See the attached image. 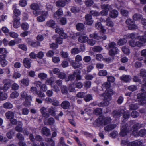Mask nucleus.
Wrapping results in <instances>:
<instances>
[{"instance_id": "c9c22d12", "label": "nucleus", "mask_w": 146, "mask_h": 146, "mask_svg": "<svg viewBox=\"0 0 146 146\" xmlns=\"http://www.w3.org/2000/svg\"><path fill=\"white\" fill-rule=\"evenodd\" d=\"M101 8L102 9L106 10L109 12L111 9V7L109 4H103L101 5Z\"/></svg>"}, {"instance_id": "a19ab883", "label": "nucleus", "mask_w": 146, "mask_h": 146, "mask_svg": "<svg viewBox=\"0 0 146 146\" xmlns=\"http://www.w3.org/2000/svg\"><path fill=\"white\" fill-rule=\"evenodd\" d=\"M55 122V120L54 118L50 117L47 120V122H44L45 125H53Z\"/></svg>"}, {"instance_id": "0e129e2a", "label": "nucleus", "mask_w": 146, "mask_h": 146, "mask_svg": "<svg viewBox=\"0 0 146 146\" xmlns=\"http://www.w3.org/2000/svg\"><path fill=\"white\" fill-rule=\"evenodd\" d=\"M14 132L13 131H10L9 132L7 133L6 136L9 139H11L12 138L13 136L14 135Z\"/></svg>"}, {"instance_id": "58836bf2", "label": "nucleus", "mask_w": 146, "mask_h": 146, "mask_svg": "<svg viewBox=\"0 0 146 146\" xmlns=\"http://www.w3.org/2000/svg\"><path fill=\"white\" fill-rule=\"evenodd\" d=\"M144 34L143 35L139 36L138 38L140 41L146 43V31L144 32Z\"/></svg>"}, {"instance_id": "a211bd4d", "label": "nucleus", "mask_w": 146, "mask_h": 146, "mask_svg": "<svg viewBox=\"0 0 146 146\" xmlns=\"http://www.w3.org/2000/svg\"><path fill=\"white\" fill-rule=\"evenodd\" d=\"M124 112V110H119L117 111L114 110L112 112V115L114 118H116L120 117Z\"/></svg>"}, {"instance_id": "6e6d98bb", "label": "nucleus", "mask_w": 146, "mask_h": 146, "mask_svg": "<svg viewBox=\"0 0 146 146\" xmlns=\"http://www.w3.org/2000/svg\"><path fill=\"white\" fill-rule=\"evenodd\" d=\"M81 133L82 134L85 135L86 137L91 138L92 137V134L88 132H86L82 130L81 131Z\"/></svg>"}, {"instance_id": "f704fd0d", "label": "nucleus", "mask_w": 146, "mask_h": 146, "mask_svg": "<svg viewBox=\"0 0 146 146\" xmlns=\"http://www.w3.org/2000/svg\"><path fill=\"white\" fill-rule=\"evenodd\" d=\"M94 113L96 115H100L102 113V109L100 108H97L94 110Z\"/></svg>"}, {"instance_id": "8fccbe9b", "label": "nucleus", "mask_w": 146, "mask_h": 146, "mask_svg": "<svg viewBox=\"0 0 146 146\" xmlns=\"http://www.w3.org/2000/svg\"><path fill=\"white\" fill-rule=\"evenodd\" d=\"M47 76V74L44 73H40L38 74V78L41 80H44Z\"/></svg>"}, {"instance_id": "3c124183", "label": "nucleus", "mask_w": 146, "mask_h": 146, "mask_svg": "<svg viewBox=\"0 0 146 146\" xmlns=\"http://www.w3.org/2000/svg\"><path fill=\"white\" fill-rule=\"evenodd\" d=\"M84 99L86 102H88L92 100V97L91 94H89L85 95Z\"/></svg>"}, {"instance_id": "603ef678", "label": "nucleus", "mask_w": 146, "mask_h": 146, "mask_svg": "<svg viewBox=\"0 0 146 146\" xmlns=\"http://www.w3.org/2000/svg\"><path fill=\"white\" fill-rule=\"evenodd\" d=\"M116 44L114 42H111L109 43L108 45V46L109 49H113L115 48H117L116 47Z\"/></svg>"}, {"instance_id": "4468645a", "label": "nucleus", "mask_w": 146, "mask_h": 146, "mask_svg": "<svg viewBox=\"0 0 146 146\" xmlns=\"http://www.w3.org/2000/svg\"><path fill=\"white\" fill-rule=\"evenodd\" d=\"M86 21L84 22V23L88 25H91L93 23L92 20V15L90 14H87L85 16Z\"/></svg>"}, {"instance_id": "bb28decb", "label": "nucleus", "mask_w": 146, "mask_h": 146, "mask_svg": "<svg viewBox=\"0 0 146 146\" xmlns=\"http://www.w3.org/2000/svg\"><path fill=\"white\" fill-rule=\"evenodd\" d=\"M118 15V11L115 9H113L111 11L109 15L110 17L112 18H117Z\"/></svg>"}, {"instance_id": "a878e982", "label": "nucleus", "mask_w": 146, "mask_h": 146, "mask_svg": "<svg viewBox=\"0 0 146 146\" xmlns=\"http://www.w3.org/2000/svg\"><path fill=\"white\" fill-rule=\"evenodd\" d=\"M23 123L21 121H18L17 125L15 128V130L19 132H21L23 130Z\"/></svg>"}, {"instance_id": "5701e85b", "label": "nucleus", "mask_w": 146, "mask_h": 146, "mask_svg": "<svg viewBox=\"0 0 146 146\" xmlns=\"http://www.w3.org/2000/svg\"><path fill=\"white\" fill-rule=\"evenodd\" d=\"M76 75V73L74 71L72 74H69L67 77H66V80L67 82L69 81L72 82L74 81L75 79Z\"/></svg>"}, {"instance_id": "412c9836", "label": "nucleus", "mask_w": 146, "mask_h": 146, "mask_svg": "<svg viewBox=\"0 0 146 146\" xmlns=\"http://www.w3.org/2000/svg\"><path fill=\"white\" fill-rule=\"evenodd\" d=\"M70 102L67 100H65L62 102L61 104V107L64 110L68 109L70 106Z\"/></svg>"}, {"instance_id": "37998d69", "label": "nucleus", "mask_w": 146, "mask_h": 146, "mask_svg": "<svg viewBox=\"0 0 146 146\" xmlns=\"http://www.w3.org/2000/svg\"><path fill=\"white\" fill-rule=\"evenodd\" d=\"M109 105V103L107 100H105L104 98V101L100 103L98 106L100 107H104V106H107Z\"/></svg>"}, {"instance_id": "4be33fe9", "label": "nucleus", "mask_w": 146, "mask_h": 146, "mask_svg": "<svg viewBox=\"0 0 146 146\" xmlns=\"http://www.w3.org/2000/svg\"><path fill=\"white\" fill-rule=\"evenodd\" d=\"M36 84L38 87H40L41 90L43 92H45L47 89L46 85L44 84H42L40 81L37 82L36 83Z\"/></svg>"}, {"instance_id": "79ce46f5", "label": "nucleus", "mask_w": 146, "mask_h": 146, "mask_svg": "<svg viewBox=\"0 0 146 146\" xmlns=\"http://www.w3.org/2000/svg\"><path fill=\"white\" fill-rule=\"evenodd\" d=\"M74 72L76 73V75H75L76 80V81H78L81 79L82 76L80 75V71L79 70H76L74 71Z\"/></svg>"}, {"instance_id": "dca6fc26", "label": "nucleus", "mask_w": 146, "mask_h": 146, "mask_svg": "<svg viewBox=\"0 0 146 146\" xmlns=\"http://www.w3.org/2000/svg\"><path fill=\"white\" fill-rule=\"evenodd\" d=\"M31 59L25 58L23 60L24 66L27 69H29L31 67Z\"/></svg>"}, {"instance_id": "393cba45", "label": "nucleus", "mask_w": 146, "mask_h": 146, "mask_svg": "<svg viewBox=\"0 0 146 146\" xmlns=\"http://www.w3.org/2000/svg\"><path fill=\"white\" fill-rule=\"evenodd\" d=\"M105 118V117L103 115H100L96 120V122L97 124L102 125L103 124Z\"/></svg>"}, {"instance_id": "9d476101", "label": "nucleus", "mask_w": 146, "mask_h": 146, "mask_svg": "<svg viewBox=\"0 0 146 146\" xmlns=\"http://www.w3.org/2000/svg\"><path fill=\"white\" fill-rule=\"evenodd\" d=\"M7 52H6L2 55L0 56V62L1 66L2 67H4L7 66L8 64V62L5 59L6 57V54Z\"/></svg>"}, {"instance_id": "9b49d317", "label": "nucleus", "mask_w": 146, "mask_h": 146, "mask_svg": "<svg viewBox=\"0 0 146 146\" xmlns=\"http://www.w3.org/2000/svg\"><path fill=\"white\" fill-rule=\"evenodd\" d=\"M3 83L4 85L1 88V90H3L5 91L8 90L11 86V83L9 80H4L3 81Z\"/></svg>"}, {"instance_id": "72a5a7b5", "label": "nucleus", "mask_w": 146, "mask_h": 146, "mask_svg": "<svg viewBox=\"0 0 146 146\" xmlns=\"http://www.w3.org/2000/svg\"><path fill=\"white\" fill-rule=\"evenodd\" d=\"M5 116L8 119H13L14 117V113L12 112H8L6 113Z\"/></svg>"}, {"instance_id": "423d86ee", "label": "nucleus", "mask_w": 146, "mask_h": 146, "mask_svg": "<svg viewBox=\"0 0 146 146\" xmlns=\"http://www.w3.org/2000/svg\"><path fill=\"white\" fill-rule=\"evenodd\" d=\"M27 44L33 48H37L40 45V43L38 41L34 40L28 38L26 39Z\"/></svg>"}, {"instance_id": "2f4dec72", "label": "nucleus", "mask_w": 146, "mask_h": 146, "mask_svg": "<svg viewBox=\"0 0 146 146\" xmlns=\"http://www.w3.org/2000/svg\"><path fill=\"white\" fill-rule=\"evenodd\" d=\"M56 108L55 107L52 106L48 109V112L52 116H55L56 115Z\"/></svg>"}, {"instance_id": "c85d7f7f", "label": "nucleus", "mask_w": 146, "mask_h": 146, "mask_svg": "<svg viewBox=\"0 0 146 146\" xmlns=\"http://www.w3.org/2000/svg\"><path fill=\"white\" fill-rule=\"evenodd\" d=\"M76 29L78 31H82L84 30V25L82 23H78L76 25Z\"/></svg>"}, {"instance_id": "774afa93", "label": "nucleus", "mask_w": 146, "mask_h": 146, "mask_svg": "<svg viewBox=\"0 0 146 146\" xmlns=\"http://www.w3.org/2000/svg\"><path fill=\"white\" fill-rule=\"evenodd\" d=\"M133 81L135 82H138L139 83H141V79L139 78V77L137 76H134L133 78Z\"/></svg>"}, {"instance_id": "bf43d9fd", "label": "nucleus", "mask_w": 146, "mask_h": 146, "mask_svg": "<svg viewBox=\"0 0 146 146\" xmlns=\"http://www.w3.org/2000/svg\"><path fill=\"white\" fill-rule=\"evenodd\" d=\"M137 88L135 85H132L129 86L127 88V89L132 92H133L137 90Z\"/></svg>"}, {"instance_id": "f03ea898", "label": "nucleus", "mask_w": 146, "mask_h": 146, "mask_svg": "<svg viewBox=\"0 0 146 146\" xmlns=\"http://www.w3.org/2000/svg\"><path fill=\"white\" fill-rule=\"evenodd\" d=\"M21 96L22 98L25 99V101L23 103L24 106L26 107H29L31 105V102L32 101V97L31 95H27L26 93L23 92L21 93Z\"/></svg>"}, {"instance_id": "4c0bfd02", "label": "nucleus", "mask_w": 146, "mask_h": 146, "mask_svg": "<svg viewBox=\"0 0 146 146\" xmlns=\"http://www.w3.org/2000/svg\"><path fill=\"white\" fill-rule=\"evenodd\" d=\"M21 83L23 85L27 86L29 85V80L28 78H23L21 80Z\"/></svg>"}, {"instance_id": "4d7b16f0", "label": "nucleus", "mask_w": 146, "mask_h": 146, "mask_svg": "<svg viewBox=\"0 0 146 146\" xmlns=\"http://www.w3.org/2000/svg\"><path fill=\"white\" fill-rule=\"evenodd\" d=\"M102 50V48L99 46H94L93 49L94 51L96 52H100Z\"/></svg>"}, {"instance_id": "2eb2a0df", "label": "nucleus", "mask_w": 146, "mask_h": 146, "mask_svg": "<svg viewBox=\"0 0 146 146\" xmlns=\"http://www.w3.org/2000/svg\"><path fill=\"white\" fill-rule=\"evenodd\" d=\"M120 79L125 83H129L131 80V77L130 75H123L120 78Z\"/></svg>"}, {"instance_id": "ddd939ff", "label": "nucleus", "mask_w": 146, "mask_h": 146, "mask_svg": "<svg viewBox=\"0 0 146 146\" xmlns=\"http://www.w3.org/2000/svg\"><path fill=\"white\" fill-rule=\"evenodd\" d=\"M71 1V0H59L56 2V6L57 7H64L66 3L68 4Z\"/></svg>"}, {"instance_id": "c03bdc74", "label": "nucleus", "mask_w": 146, "mask_h": 146, "mask_svg": "<svg viewBox=\"0 0 146 146\" xmlns=\"http://www.w3.org/2000/svg\"><path fill=\"white\" fill-rule=\"evenodd\" d=\"M22 29L24 31L28 30L29 27V25L27 22H24L22 23L21 25Z\"/></svg>"}, {"instance_id": "ea45409f", "label": "nucleus", "mask_w": 146, "mask_h": 146, "mask_svg": "<svg viewBox=\"0 0 146 146\" xmlns=\"http://www.w3.org/2000/svg\"><path fill=\"white\" fill-rule=\"evenodd\" d=\"M3 107L5 109H11L13 105L9 102H6L3 104Z\"/></svg>"}, {"instance_id": "aec40b11", "label": "nucleus", "mask_w": 146, "mask_h": 146, "mask_svg": "<svg viewBox=\"0 0 146 146\" xmlns=\"http://www.w3.org/2000/svg\"><path fill=\"white\" fill-rule=\"evenodd\" d=\"M95 27L97 29L100 30V32L102 33H104L106 31L100 22L96 23L95 24Z\"/></svg>"}, {"instance_id": "e433bc0d", "label": "nucleus", "mask_w": 146, "mask_h": 146, "mask_svg": "<svg viewBox=\"0 0 146 146\" xmlns=\"http://www.w3.org/2000/svg\"><path fill=\"white\" fill-rule=\"evenodd\" d=\"M111 87V84L108 82H106L104 83L102 85V89H108Z\"/></svg>"}, {"instance_id": "052dcab7", "label": "nucleus", "mask_w": 146, "mask_h": 146, "mask_svg": "<svg viewBox=\"0 0 146 146\" xmlns=\"http://www.w3.org/2000/svg\"><path fill=\"white\" fill-rule=\"evenodd\" d=\"M19 95V93L17 91L13 92L10 94V97L12 98H15L17 97Z\"/></svg>"}, {"instance_id": "7ed1b4c3", "label": "nucleus", "mask_w": 146, "mask_h": 146, "mask_svg": "<svg viewBox=\"0 0 146 146\" xmlns=\"http://www.w3.org/2000/svg\"><path fill=\"white\" fill-rule=\"evenodd\" d=\"M131 131L130 126L127 123L124 124L121 128V131L119 133L120 136L124 137Z\"/></svg>"}, {"instance_id": "b1692460", "label": "nucleus", "mask_w": 146, "mask_h": 146, "mask_svg": "<svg viewBox=\"0 0 146 146\" xmlns=\"http://www.w3.org/2000/svg\"><path fill=\"white\" fill-rule=\"evenodd\" d=\"M139 75L140 76L143 78V82L146 81V70L144 69H141L140 71Z\"/></svg>"}, {"instance_id": "f3484780", "label": "nucleus", "mask_w": 146, "mask_h": 146, "mask_svg": "<svg viewBox=\"0 0 146 146\" xmlns=\"http://www.w3.org/2000/svg\"><path fill=\"white\" fill-rule=\"evenodd\" d=\"M119 50L117 48L111 49L109 51V55L112 57H114L115 55L118 54Z\"/></svg>"}, {"instance_id": "f257e3e1", "label": "nucleus", "mask_w": 146, "mask_h": 146, "mask_svg": "<svg viewBox=\"0 0 146 146\" xmlns=\"http://www.w3.org/2000/svg\"><path fill=\"white\" fill-rule=\"evenodd\" d=\"M13 12L14 14L13 17L14 20L13 27L15 28H18L20 24L19 16L21 15V12L19 9L15 8Z\"/></svg>"}, {"instance_id": "a18cd8bd", "label": "nucleus", "mask_w": 146, "mask_h": 146, "mask_svg": "<svg viewBox=\"0 0 146 146\" xmlns=\"http://www.w3.org/2000/svg\"><path fill=\"white\" fill-rule=\"evenodd\" d=\"M142 15L140 14H135L133 17V19L135 21L142 19Z\"/></svg>"}, {"instance_id": "5fc2aeb1", "label": "nucleus", "mask_w": 146, "mask_h": 146, "mask_svg": "<svg viewBox=\"0 0 146 146\" xmlns=\"http://www.w3.org/2000/svg\"><path fill=\"white\" fill-rule=\"evenodd\" d=\"M111 121V119L110 117H105V119H104L103 124L105 125H106L110 123Z\"/></svg>"}, {"instance_id": "f8f14e48", "label": "nucleus", "mask_w": 146, "mask_h": 146, "mask_svg": "<svg viewBox=\"0 0 146 146\" xmlns=\"http://www.w3.org/2000/svg\"><path fill=\"white\" fill-rule=\"evenodd\" d=\"M113 94L112 89L109 88L108 89L106 90L105 93L103 94V96H104L105 100H107L113 95Z\"/></svg>"}, {"instance_id": "7c9ffc66", "label": "nucleus", "mask_w": 146, "mask_h": 146, "mask_svg": "<svg viewBox=\"0 0 146 146\" xmlns=\"http://www.w3.org/2000/svg\"><path fill=\"white\" fill-rule=\"evenodd\" d=\"M7 98V94L4 92L0 91V100H3L6 99Z\"/></svg>"}, {"instance_id": "13d9d810", "label": "nucleus", "mask_w": 146, "mask_h": 146, "mask_svg": "<svg viewBox=\"0 0 146 146\" xmlns=\"http://www.w3.org/2000/svg\"><path fill=\"white\" fill-rule=\"evenodd\" d=\"M123 115V122L125 121V120L129 119L130 117V115L127 113H125L124 111V112L122 114Z\"/></svg>"}, {"instance_id": "338daca9", "label": "nucleus", "mask_w": 146, "mask_h": 146, "mask_svg": "<svg viewBox=\"0 0 146 146\" xmlns=\"http://www.w3.org/2000/svg\"><path fill=\"white\" fill-rule=\"evenodd\" d=\"M138 106L137 104H131L130 106V110H136L138 108Z\"/></svg>"}, {"instance_id": "20e7f679", "label": "nucleus", "mask_w": 146, "mask_h": 146, "mask_svg": "<svg viewBox=\"0 0 146 146\" xmlns=\"http://www.w3.org/2000/svg\"><path fill=\"white\" fill-rule=\"evenodd\" d=\"M138 102L141 104L144 105L146 103V94L145 92L139 93L137 96Z\"/></svg>"}, {"instance_id": "49530a36", "label": "nucleus", "mask_w": 146, "mask_h": 146, "mask_svg": "<svg viewBox=\"0 0 146 146\" xmlns=\"http://www.w3.org/2000/svg\"><path fill=\"white\" fill-rule=\"evenodd\" d=\"M46 24L48 26L54 28L55 25V21L52 20H50L47 22Z\"/></svg>"}, {"instance_id": "09e8293b", "label": "nucleus", "mask_w": 146, "mask_h": 146, "mask_svg": "<svg viewBox=\"0 0 146 146\" xmlns=\"http://www.w3.org/2000/svg\"><path fill=\"white\" fill-rule=\"evenodd\" d=\"M108 73L105 70H101L99 71L98 75L99 76H106L107 75Z\"/></svg>"}, {"instance_id": "864d4df0", "label": "nucleus", "mask_w": 146, "mask_h": 146, "mask_svg": "<svg viewBox=\"0 0 146 146\" xmlns=\"http://www.w3.org/2000/svg\"><path fill=\"white\" fill-rule=\"evenodd\" d=\"M94 2L93 0H86L85 4L87 7L91 6L94 4Z\"/></svg>"}, {"instance_id": "6e6552de", "label": "nucleus", "mask_w": 146, "mask_h": 146, "mask_svg": "<svg viewBox=\"0 0 146 146\" xmlns=\"http://www.w3.org/2000/svg\"><path fill=\"white\" fill-rule=\"evenodd\" d=\"M126 24L128 25V29L129 30H132L137 29V26L135 24V22L132 19H128L126 21Z\"/></svg>"}, {"instance_id": "473e14b6", "label": "nucleus", "mask_w": 146, "mask_h": 146, "mask_svg": "<svg viewBox=\"0 0 146 146\" xmlns=\"http://www.w3.org/2000/svg\"><path fill=\"white\" fill-rule=\"evenodd\" d=\"M115 127V126L114 124L109 125L104 128V130L106 131H109L114 129Z\"/></svg>"}, {"instance_id": "69168bd1", "label": "nucleus", "mask_w": 146, "mask_h": 146, "mask_svg": "<svg viewBox=\"0 0 146 146\" xmlns=\"http://www.w3.org/2000/svg\"><path fill=\"white\" fill-rule=\"evenodd\" d=\"M80 52L78 48H74L71 49V53L73 54H77Z\"/></svg>"}, {"instance_id": "c756f323", "label": "nucleus", "mask_w": 146, "mask_h": 146, "mask_svg": "<svg viewBox=\"0 0 146 146\" xmlns=\"http://www.w3.org/2000/svg\"><path fill=\"white\" fill-rule=\"evenodd\" d=\"M127 41L126 39L124 38H120L118 40L117 44L119 46H123L125 44Z\"/></svg>"}, {"instance_id": "cd10ccee", "label": "nucleus", "mask_w": 146, "mask_h": 146, "mask_svg": "<svg viewBox=\"0 0 146 146\" xmlns=\"http://www.w3.org/2000/svg\"><path fill=\"white\" fill-rule=\"evenodd\" d=\"M42 132L44 135L47 136H49L50 134V129L46 127H44L42 128Z\"/></svg>"}, {"instance_id": "6ab92c4d", "label": "nucleus", "mask_w": 146, "mask_h": 146, "mask_svg": "<svg viewBox=\"0 0 146 146\" xmlns=\"http://www.w3.org/2000/svg\"><path fill=\"white\" fill-rule=\"evenodd\" d=\"M146 134V130L145 129H142L139 131L138 132H137L134 135L135 137L140 136L143 137Z\"/></svg>"}, {"instance_id": "680f3d73", "label": "nucleus", "mask_w": 146, "mask_h": 146, "mask_svg": "<svg viewBox=\"0 0 146 146\" xmlns=\"http://www.w3.org/2000/svg\"><path fill=\"white\" fill-rule=\"evenodd\" d=\"M107 81L109 83H113L115 80V78L114 76H107Z\"/></svg>"}, {"instance_id": "e2e57ef3", "label": "nucleus", "mask_w": 146, "mask_h": 146, "mask_svg": "<svg viewBox=\"0 0 146 146\" xmlns=\"http://www.w3.org/2000/svg\"><path fill=\"white\" fill-rule=\"evenodd\" d=\"M71 11L72 13H76L79 12L80 9L77 7H73L71 8Z\"/></svg>"}, {"instance_id": "1a4fd4ad", "label": "nucleus", "mask_w": 146, "mask_h": 146, "mask_svg": "<svg viewBox=\"0 0 146 146\" xmlns=\"http://www.w3.org/2000/svg\"><path fill=\"white\" fill-rule=\"evenodd\" d=\"M142 125L139 123H136L134 124L131 127H130L131 129L132 135L134 136L137 131L138 129L142 127Z\"/></svg>"}, {"instance_id": "39448f33", "label": "nucleus", "mask_w": 146, "mask_h": 146, "mask_svg": "<svg viewBox=\"0 0 146 146\" xmlns=\"http://www.w3.org/2000/svg\"><path fill=\"white\" fill-rule=\"evenodd\" d=\"M74 36L75 37V38H76V37L79 36L78 41L82 43H85L87 42L88 39V37L85 36L81 35L79 32H77L74 34Z\"/></svg>"}, {"instance_id": "de8ad7c7", "label": "nucleus", "mask_w": 146, "mask_h": 146, "mask_svg": "<svg viewBox=\"0 0 146 146\" xmlns=\"http://www.w3.org/2000/svg\"><path fill=\"white\" fill-rule=\"evenodd\" d=\"M122 50L124 54L126 55H129L130 52V49L126 46L122 47Z\"/></svg>"}, {"instance_id": "0eeeda50", "label": "nucleus", "mask_w": 146, "mask_h": 146, "mask_svg": "<svg viewBox=\"0 0 146 146\" xmlns=\"http://www.w3.org/2000/svg\"><path fill=\"white\" fill-rule=\"evenodd\" d=\"M31 9L34 10L33 13L36 16H38L40 13V11L38 5L35 3H33L30 5Z\"/></svg>"}]
</instances>
